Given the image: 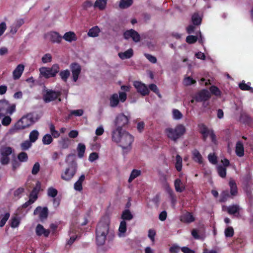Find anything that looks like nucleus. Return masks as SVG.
Returning a JSON list of instances; mask_svg holds the SVG:
<instances>
[{
	"label": "nucleus",
	"instance_id": "obj_34",
	"mask_svg": "<svg viewBox=\"0 0 253 253\" xmlns=\"http://www.w3.org/2000/svg\"><path fill=\"white\" fill-rule=\"evenodd\" d=\"M229 186L230 187V194L232 196H236L238 193L237 188L235 181L233 179L229 181Z\"/></svg>",
	"mask_w": 253,
	"mask_h": 253
},
{
	"label": "nucleus",
	"instance_id": "obj_4",
	"mask_svg": "<svg viewBox=\"0 0 253 253\" xmlns=\"http://www.w3.org/2000/svg\"><path fill=\"white\" fill-rule=\"evenodd\" d=\"M186 128L184 125L179 124L175 127H168L165 130V133L171 140L176 142L185 133Z\"/></svg>",
	"mask_w": 253,
	"mask_h": 253
},
{
	"label": "nucleus",
	"instance_id": "obj_42",
	"mask_svg": "<svg viewBox=\"0 0 253 253\" xmlns=\"http://www.w3.org/2000/svg\"><path fill=\"white\" fill-rule=\"evenodd\" d=\"M250 83L246 84L245 81H242L239 84V87L243 90H249L251 92H253V88L250 86Z\"/></svg>",
	"mask_w": 253,
	"mask_h": 253
},
{
	"label": "nucleus",
	"instance_id": "obj_48",
	"mask_svg": "<svg viewBox=\"0 0 253 253\" xmlns=\"http://www.w3.org/2000/svg\"><path fill=\"white\" fill-rule=\"evenodd\" d=\"M52 56L50 54L46 53L42 57V61L44 64L50 63L52 61Z\"/></svg>",
	"mask_w": 253,
	"mask_h": 253
},
{
	"label": "nucleus",
	"instance_id": "obj_9",
	"mask_svg": "<svg viewBox=\"0 0 253 253\" xmlns=\"http://www.w3.org/2000/svg\"><path fill=\"white\" fill-rule=\"evenodd\" d=\"M126 99V94L124 92H119V95L117 93L113 94L110 97V105L112 107H115L120 101L124 102Z\"/></svg>",
	"mask_w": 253,
	"mask_h": 253
},
{
	"label": "nucleus",
	"instance_id": "obj_54",
	"mask_svg": "<svg viewBox=\"0 0 253 253\" xmlns=\"http://www.w3.org/2000/svg\"><path fill=\"white\" fill-rule=\"evenodd\" d=\"M57 194V190L52 187L49 188L47 190V195L51 197H55Z\"/></svg>",
	"mask_w": 253,
	"mask_h": 253
},
{
	"label": "nucleus",
	"instance_id": "obj_30",
	"mask_svg": "<svg viewBox=\"0 0 253 253\" xmlns=\"http://www.w3.org/2000/svg\"><path fill=\"white\" fill-rule=\"evenodd\" d=\"M236 154L239 157H242L244 155V148L241 142H238L236 146Z\"/></svg>",
	"mask_w": 253,
	"mask_h": 253
},
{
	"label": "nucleus",
	"instance_id": "obj_52",
	"mask_svg": "<svg viewBox=\"0 0 253 253\" xmlns=\"http://www.w3.org/2000/svg\"><path fill=\"white\" fill-rule=\"evenodd\" d=\"M3 117L1 121V124L3 126H7L11 123L12 120L11 118L8 116L5 115Z\"/></svg>",
	"mask_w": 253,
	"mask_h": 253
},
{
	"label": "nucleus",
	"instance_id": "obj_10",
	"mask_svg": "<svg viewBox=\"0 0 253 253\" xmlns=\"http://www.w3.org/2000/svg\"><path fill=\"white\" fill-rule=\"evenodd\" d=\"M60 95L61 92L60 91L46 89L43 93V99L45 102L48 103L58 98Z\"/></svg>",
	"mask_w": 253,
	"mask_h": 253
},
{
	"label": "nucleus",
	"instance_id": "obj_61",
	"mask_svg": "<svg viewBox=\"0 0 253 253\" xmlns=\"http://www.w3.org/2000/svg\"><path fill=\"white\" fill-rule=\"evenodd\" d=\"M144 55L146 57V58L151 63H156L157 62V58L154 56L149 54H145Z\"/></svg>",
	"mask_w": 253,
	"mask_h": 253
},
{
	"label": "nucleus",
	"instance_id": "obj_18",
	"mask_svg": "<svg viewBox=\"0 0 253 253\" xmlns=\"http://www.w3.org/2000/svg\"><path fill=\"white\" fill-rule=\"evenodd\" d=\"M85 175L82 174L74 184V189L76 191L81 192L83 190V183L85 180Z\"/></svg>",
	"mask_w": 253,
	"mask_h": 253
},
{
	"label": "nucleus",
	"instance_id": "obj_62",
	"mask_svg": "<svg viewBox=\"0 0 253 253\" xmlns=\"http://www.w3.org/2000/svg\"><path fill=\"white\" fill-rule=\"evenodd\" d=\"M40 166L39 163H36L33 167L32 173L33 174H36L40 170Z\"/></svg>",
	"mask_w": 253,
	"mask_h": 253
},
{
	"label": "nucleus",
	"instance_id": "obj_53",
	"mask_svg": "<svg viewBox=\"0 0 253 253\" xmlns=\"http://www.w3.org/2000/svg\"><path fill=\"white\" fill-rule=\"evenodd\" d=\"M195 83H196L195 80L192 79L190 77H187L185 78L183 80L184 84L185 85H187V86L194 84Z\"/></svg>",
	"mask_w": 253,
	"mask_h": 253
},
{
	"label": "nucleus",
	"instance_id": "obj_23",
	"mask_svg": "<svg viewBox=\"0 0 253 253\" xmlns=\"http://www.w3.org/2000/svg\"><path fill=\"white\" fill-rule=\"evenodd\" d=\"M36 233L38 236L43 235L47 237L49 234V231L45 229L42 225L38 224L36 228Z\"/></svg>",
	"mask_w": 253,
	"mask_h": 253
},
{
	"label": "nucleus",
	"instance_id": "obj_60",
	"mask_svg": "<svg viewBox=\"0 0 253 253\" xmlns=\"http://www.w3.org/2000/svg\"><path fill=\"white\" fill-rule=\"evenodd\" d=\"M198 40V38L196 36H188L186 38V42L188 43H193L195 42Z\"/></svg>",
	"mask_w": 253,
	"mask_h": 253
},
{
	"label": "nucleus",
	"instance_id": "obj_19",
	"mask_svg": "<svg viewBox=\"0 0 253 253\" xmlns=\"http://www.w3.org/2000/svg\"><path fill=\"white\" fill-rule=\"evenodd\" d=\"M62 39L67 42H72L77 40V36L75 32L69 31L64 34Z\"/></svg>",
	"mask_w": 253,
	"mask_h": 253
},
{
	"label": "nucleus",
	"instance_id": "obj_21",
	"mask_svg": "<svg viewBox=\"0 0 253 253\" xmlns=\"http://www.w3.org/2000/svg\"><path fill=\"white\" fill-rule=\"evenodd\" d=\"M180 220L183 222L189 223L193 222L195 220V217L191 213L186 212L180 216Z\"/></svg>",
	"mask_w": 253,
	"mask_h": 253
},
{
	"label": "nucleus",
	"instance_id": "obj_36",
	"mask_svg": "<svg viewBox=\"0 0 253 253\" xmlns=\"http://www.w3.org/2000/svg\"><path fill=\"white\" fill-rule=\"evenodd\" d=\"M132 2V0H121L119 6L120 8L125 9L130 6Z\"/></svg>",
	"mask_w": 253,
	"mask_h": 253
},
{
	"label": "nucleus",
	"instance_id": "obj_22",
	"mask_svg": "<svg viewBox=\"0 0 253 253\" xmlns=\"http://www.w3.org/2000/svg\"><path fill=\"white\" fill-rule=\"evenodd\" d=\"M24 69V66L22 64H19L13 71V78L15 80L18 79L22 74Z\"/></svg>",
	"mask_w": 253,
	"mask_h": 253
},
{
	"label": "nucleus",
	"instance_id": "obj_55",
	"mask_svg": "<svg viewBox=\"0 0 253 253\" xmlns=\"http://www.w3.org/2000/svg\"><path fill=\"white\" fill-rule=\"evenodd\" d=\"M37 192L36 189H34L30 195V203H34L37 199Z\"/></svg>",
	"mask_w": 253,
	"mask_h": 253
},
{
	"label": "nucleus",
	"instance_id": "obj_45",
	"mask_svg": "<svg viewBox=\"0 0 253 253\" xmlns=\"http://www.w3.org/2000/svg\"><path fill=\"white\" fill-rule=\"evenodd\" d=\"M50 132L54 138H58L60 136V133L55 129L54 126L51 124L49 125Z\"/></svg>",
	"mask_w": 253,
	"mask_h": 253
},
{
	"label": "nucleus",
	"instance_id": "obj_50",
	"mask_svg": "<svg viewBox=\"0 0 253 253\" xmlns=\"http://www.w3.org/2000/svg\"><path fill=\"white\" fill-rule=\"evenodd\" d=\"M149 89L155 92L159 97H161V95L159 92L157 86L154 84H150L149 85Z\"/></svg>",
	"mask_w": 253,
	"mask_h": 253
},
{
	"label": "nucleus",
	"instance_id": "obj_46",
	"mask_svg": "<svg viewBox=\"0 0 253 253\" xmlns=\"http://www.w3.org/2000/svg\"><path fill=\"white\" fill-rule=\"evenodd\" d=\"M32 143L29 140H27L20 144V147L22 150H27L32 146Z\"/></svg>",
	"mask_w": 253,
	"mask_h": 253
},
{
	"label": "nucleus",
	"instance_id": "obj_26",
	"mask_svg": "<svg viewBox=\"0 0 253 253\" xmlns=\"http://www.w3.org/2000/svg\"><path fill=\"white\" fill-rule=\"evenodd\" d=\"M108 0H96L94 4V7L100 10H104L107 6Z\"/></svg>",
	"mask_w": 253,
	"mask_h": 253
},
{
	"label": "nucleus",
	"instance_id": "obj_5",
	"mask_svg": "<svg viewBox=\"0 0 253 253\" xmlns=\"http://www.w3.org/2000/svg\"><path fill=\"white\" fill-rule=\"evenodd\" d=\"M38 119V117L34 114H28L17 122L13 127V130L16 131L25 129L33 124Z\"/></svg>",
	"mask_w": 253,
	"mask_h": 253
},
{
	"label": "nucleus",
	"instance_id": "obj_58",
	"mask_svg": "<svg viewBox=\"0 0 253 253\" xmlns=\"http://www.w3.org/2000/svg\"><path fill=\"white\" fill-rule=\"evenodd\" d=\"M18 159L20 162H26L28 160L27 154L25 152H21L18 154Z\"/></svg>",
	"mask_w": 253,
	"mask_h": 253
},
{
	"label": "nucleus",
	"instance_id": "obj_27",
	"mask_svg": "<svg viewBox=\"0 0 253 253\" xmlns=\"http://www.w3.org/2000/svg\"><path fill=\"white\" fill-rule=\"evenodd\" d=\"M59 144L62 149H67L71 145V140L68 137H62L59 141Z\"/></svg>",
	"mask_w": 253,
	"mask_h": 253
},
{
	"label": "nucleus",
	"instance_id": "obj_25",
	"mask_svg": "<svg viewBox=\"0 0 253 253\" xmlns=\"http://www.w3.org/2000/svg\"><path fill=\"white\" fill-rule=\"evenodd\" d=\"M118 230V236L119 237L125 236V233L126 231V223L125 220H122L120 222Z\"/></svg>",
	"mask_w": 253,
	"mask_h": 253
},
{
	"label": "nucleus",
	"instance_id": "obj_6",
	"mask_svg": "<svg viewBox=\"0 0 253 253\" xmlns=\"http://www.w3.org/2000/svg\"><path fill=\"white\" fill-rule=\"evenodd\" d=\"M130 118V116L125 115L124 113L118 114L114 120L115 128L112 131V132L125 130L123 129V127H125L128 125Z\"/></svg>",
	"mask_w": 253,
	"mask_h": 253
},
{
	"label": "nucleus",
	"instance_id": "obj_13",
	"mask_svg": "<svg viewBox=\"0 0 253 253\" xmlns=\"http://www.w3.org/2000/svg\"><path fill=\"white\" fill-rule=\"evenodd\" d=\"M44 38L53 43H60L62 40V36L57 32L50 31L44 34Z\"/></svg>",
	"mask_w": 253,
	"mask_h": 253
},
{
	"label": "nucleus",
	"instance_id": "obj_57",
	"mask_svg": "<svg viewBox=\"0 0 253 253\" xmlns=\"http://www.w3.org/2000/svg\"><path fill=\"white\" fill-rule=\"evenodd\" d=\"M210 89L211 93L216 96H220L221 94L220 90L215 86H211Z\"/></svg>",
	"mask_w": 253,
	"mask_h": 253
},
{
	"label": "nucleus",
	"instance_id": "obj_1",
	"mask_svg": "<svg viewBox=\"0 0 253 253\" xmlns=\"http://www.w3.org/2000/svg\"><path fill=\"white\" fill-rule=\"evenodd\" d=\"M112 141L120 146L124 152H128L132 148L134 137L126 130L112 132Z\"/></svg>",
	"mask_w": 253,
	"mask_h": 253
},
{
	"label": "nucleus",
	"instance_id": "obj_56",
	"mask_svg": "<svg viewBox=\"0 0 253 253\" xmlns=\"http://www.w3.org/2000/svg\"><path fill=\"white\" fill-rule=\"evenodd\" d=\"M225 235L227 237H232L234 235V230L232 227H228L226 229H225Z\"/></svg>",
	"mask_w": 253,
	"mask_h": 253
},
{
	"label": "nucleus",
	"instance_id": "obj_33",
	"mask_svg": "<svg viewBox=\"0 0 253 253\" xmlns=\"http://www.w3.org/2000/svg\"><path fill=\"white\" fill-rule=\"evenodd\" d=\"M203 138L205 141L208 137H210L212 142L215 143L216 141L215 135L213 133V131L211 129L208 130V133H205L202 134Z\"/></svg>",
	"mask_w": 253,
	"mask_h": 253
},
{
	"label": "nucleus",
	"instance_id": "obj_51",
	"mask_svg": "<svg viewBox=\"0 0 253 253\" xmlns=\"http://www.w3.org/2000/svg\"><path fill=\"white\" fill-rule=\"evenodd\" d=\"M192 20L194 25L201 24V18L197 14H194L192 17Z\"/></svg>",
	"mask_w": 253,
	"mask_h": 253
},
{
	"label": "nucleus",
	"instance_id": "obj_28",
	"mask_svg": "<svg viewBox=\"0 0 253 253\" xmlns=\"http://www.w3.org/2000/svg\"><path fill=\"white\" fill-rule=\"evenodd\" d=\"M40 133L36 129L31 131L29 135V140L32 143H35L39 138Z\"/></svg>",
	"mask_w": 253,
	"mask_h": 253
},
{
	"label": "nucleus",
	"instance_id": "obj_20",
	"mask_svg": "<svg viewBox=\"0 0 253 253\" xmlns=\"http://www.w3.org/2000/svg\"><path fill=\"white\" fill-rule=\"evenodd\" d=\"M211 97L210 92L207 90L201 91L195 97L197 101L207 100Z\"/></svg>",
	"mask_w": 253,
	"mask_h": 253
},
{
	"label": "nucleus",
	"instance_id": "obj_41",
	"mask_svg": "<svg viewBox=\"0 0 253 253\" xmlns=\"http://www.w3.org/2000/svg\"><path fill=\"white\" fill-rule=\"evenodd\" d=\"M53 141V138L50 134H46L42 138V142L44 145H49Z\"/></svg>",
	"mask_w": 253,
	"mask_h": 253
},
{
	"label": "nucleus",
	"instance_id": "obj_43",
	"mask_svg": "<svg viewBox=\"0 0 253 253\" xmlns=\"http://www.w3.org/2000/svg\"><path fill=\"white\" fill-rule=\"evenodd\" d=\"M85 149V145L83 143H79L77 147V151L78 152V156L80 158H82L84 156V153Z\"/></svg>",
	"mask_w": 253,
	"mask_h": 253
},
{
	"label": "nucleus",
	"instance_id": "obj_8",
	"mask_svg": "<svg viewBox=\"0 0 253 253\" xmlns=\"http://www.w3.org/2000/svg\"><path fill=\"white\" fill-rule=\"evenodd\" d=\"M16 110L14 104H10L5 99L0 100V118L6 115H12Z\"/></svg>",
	"mask_w": 253,
	"mask_h": 253
},
{
	"label": "nucleus",
	"instance_id": "obj_2",
	"mask_svg": "<svg viewBox=\"0 0 253 253\" xmlns=\"http://www.w3.org/2000/svg\"><path fill=\"white\" fill-rule=\"evenodd\" d=\"M110 218L108 216L102 217L96 229V241L99 246L103 245L106 241L109 232Z\"/></svg>",
	"mask_w": 253,
	"mask_h": 253
},
{
	"label": "nucleus",
	"instance_id": "obj_59",
	"mask_svg": "<svg viewBox=\"0 0 253 253\" xmlns=\"http://www.w3.org/2000/svg\"><path fill=\"white\" fill-rule=\"evenodd\" d=\"M208 160L210 163L212 164H216L217 163V158L214 154L211 153L208 155Z\"/></svg>",
	"mask_w": 253,
	"mask_h": 253
},
{
	"label": "nucleus",
	"instance_id": "obj_16",
	"mask_svg": "<svg viewBox=\"0 0 253 253\" xmlns=\"http://www.w3.org/2000/svg\"><path fill=\"white\" fill-rule=\"evenodd\" d=\"M124 36L126 39L132 38L135 42H139L140 39L138 33L132 29L126 31L124 34Z\"/></svg>",
	"mask_w": 253,
	"mask_h": 253
},
{
	"label": "nucleus",
	"instance_id": "obj_37",
	"mask_svg": "<svg viewBox=\"0 0 253 253\" xmlns=\"http://www.w3.org/2000/svg\"><path fill=\"white\" fill-rule=\"evenodd\" d=\"M176 162L175 163V167L176 170L178 171L181 170L182 168V158L178 155L176 156Z\"/></svg>",
	"mask_w": 253,
	"mask_h": 253
},
{
	"label": "nucleus",
	"instance_id": "obj_35",
	"mask_svg": "<svg viewBox=\"0 0 253 253\" xmlns=\"http://www.w3.org/2000/svg\"><path fill=\"white\" fill-rule=\"evenodd\" d=\"M240 210V208L238 205H232L227 208L228 212L230 214H238Z\"/></svg>",
	"mask_w": 253,
	"mask_h": 253
},
{
	"label": "nucleus",
	"instance_id": "obj_12",
	"mask_svg": "<svg viewBox=\"0 0 253 253\" xmlns=\"http://www.w3.org/2000/svg\"><path fill=\"white\" fill-rule=\"evenodd\" d=\"M133 84L136 89L137 92L142 96H146L149 94L150 90L148 87L145 84L140 81L133 82Z\"/></svg>",
	"mask_w": 253,
	"mask_h": 253
},
{
	"label": "nucleus",
	"instance_id": "obj_15",
	"mask_svg": "<svg viewBox=\"0 0 253 253\" xmlns=\"http://www.w3.org/2000/svg\"><path fill=\"white\" fill-rule=\"evenodd\" d=\"M70 68L72 74V78L74 82H76L81 72V67L77 63H73L70 65Z\"/></svg>",
	"mask_w": 253,
	"mask_h": 253
},
{
	"label": "nucleus",
	"instance_id": "obj_14",
	"mask_svg": "<svg viewBox=\"0 0 253 253\" xmlns=\"http://www.w3.org/2000/svg\"><path fill=\"white\" fill-rule=\"evenodd\" d=\"M35 215H37L39 218L42 221L46 219L48 215V209L47 208L37 207L34 212Z\"/></svg>",
	"mask_w": 253,
	"mask_h": 253
},
{
	"label": "nucleus",
	"instance_id": "obj_49",
	"mask_svg": "<svg viewBox=\"0 0 253 253\" xmlns=\"http://www.w3.org/2000/svg\"><path fill=\"white\" fill-rule=\"evenodd\" d=\"M217 171L218 173V174L221 177H225L226 175V168H224L222 166H218L217 167Z\"/></svg>",
	"mask_w": 253,
	"mask_h": 253
},
{
	"label": "nucleus",
	"instance_id": "obj_44",
	"mask_svg": "<svg viewBox=\"0 0 253 253\" xmlns=\"http://www.w3.org/2000/svg\"><path fill=\"white\" fill-rule=\"evenodd\" d=\"M133 218V215L129 210H125L122 214V218L123 220H130Z\"/></svg>",
	"mask_w": 253,
	"mask_h": 253
},
{
	"label": "nucleus",
	"instance_id": "obj_17",
	"mask_svg": "<svg viewBox=\"0 0 253 253\" xmlns=\"http://www.w3.org/2000/svg\"><path fill=\"white\" fill-rule=\"evenodd\" d=\"M192 158L193 160L199 165H204V159L199 151L196 149L192 152Z\"/></svg>",
	"mask_w": 253,
	"mask_h": 253
},
{
	"label": "nucleus",
	"instance_id": "obj_24",
	"mask_svg": "<svg viewBox=\"0 0 253 253\" xmlns=\"http://www.w3.org/2000/svg\"><path fill=\"white\" fill-rule=\"evenodd\" d=\"M133 49L129 48L125 52H119L118 56L121 59L125 60L131 58L133 56Z\"/></svg>",
	"mask_w": 253,
	"mask_h": 253
},
{
	"label": "nucleus",
	"instance_id": "obj_29",
	"mask_svg": "<svg viewBox=\"0 0 253 253\" xmlns=\"http://www.w3.org/2000/svg\"><path fill=\"white\" fill-rule=\"evenodd\" d=\"M174 187L175 190L178 192H182L185 189L184 184L179 179H176L174 181Z\"/></svg>",
	"mask_w": 253,
	"mask_h": 253
},
{
	"label": "nucleus",
	"instance_id": "obj_7",
	"mask_svg": "<svg viewBox=\"0 0 253 253\" xmlns=\"http://www.w3.org/2000/svg\"><path fill=\"white\" fill-rule=\"evenodd\" d=\"M60 67L58 64H53L51 68L42 67L39 69L40 77L48 79L54 77L59 72Z\"/></svg>",
	"mask_w": 253,
	"mask_h": 253
},
{
	"label": "nucleus",
	"instance_id": "obj_39",
	"mask_svg": "<svg viewBox=\"0 0 253 253\" xmlns=\"http://www.w3.org/2000/svg\"><path fill=\"white\" fill-rule=\"evenodd\" d=\"M141 174V171L137 169H133L130 173V176L128 178V181L129 183L132 182V181L139 176Z\"/></svg>",
	"mask_w": 253,
	"mask_h": 253
},
{
	"label": "nucleus",
	"instance_id": "obj_40",
	"mask_svg": "<svg viewBox=\"0 0 253 253\" xmlns=\"http://www.w3.org/2000/svg\"><path fill=\"white\" fill-rule=\"evenodd\" d=\"M70 75V72L69 70L66 69L63 71H61L59 73V76L61 78V79L64 81V82H67L68 78Z\"/></svg>",
	"mask_w": 253,
	"mask_h": 253
},
{
	"label": "nucleus",
	"instance_id": "obj_47",
	"mask_svg": "<svg viewBox=\"0 0 253 253\" xmlns=\"http://www.w3.org/2000/svg\"><path fill=\"white\" fill-rule=\"evenodd\" d=\"M172 113V117L174 120H180L183 117L182 113L177 109H173Z\"/></svg>",
	"mask_w": 253,
	"mask_h": 253
},
{
	"label": "nucleus",
	"instance_id": "obj_38",
	"mask_svg": "<svg viewBox=\"0 0 253 253\" xmlns=\"http://www.w3.org/2000/svg\"><path fill=\"white\" fill-rule=\"evenodd\" d=\"M20 218L17 216L12 217L10 220V226L12 228L17 227L20 222Z\"/></svg>",
	"mask_w": 253,
	"mask_h": 253
},
{
	"label": "nucleus",
	"instance_id": "obj_32",
	"mask_svg": "<svg viewBox=\"0 0 253 253\" xmlns=\"http://www.w3.org/2000/svg\"><path fill=\"white\" fill-rule=\"evenodd\" d=\"M9 217L10 213L8 212L0 215V227H2L5 225Z\"/></svg>",
	"mask_w": 253,
	"mask_h": 253
},
{
	"label": "nucleus",
	"instance_id": "obj_31",
	"mask_svg": "<svg viewBox=\"0 0 253 253\" xmlns=\"http://www.w3.org/2000/svg\"><path fill=\"white\" fill-rule=\"evenodd\" d=\"M100 30L98 26H94L89 30L87 35L90 37H96L98 36Z\"/></svg>",
	"mask_w": 253,
	"mask_h": 253
},
{
	"label": "nucleus",
	"instance_id": "obj_64",
	"mask_svg": "<svg viewBox=\"0 0 253 253\" xmlns=\"http://www.w3.org/2000/svg\"><path fill=\"white\" fill-rule=\"evenodd\" d=\"M180 248L177 245H173L169 249L171 253H177L180 250Z\"/></svg>",
	"mask_w": 253,
	"mask_h": 253
},
{
	"label": "nucleus",
	"instance_id": "obj_63",
	"mask_svg": "<svg viewBox=\"0 0 253 253\" xmlns=\"http://www.w3.org/2000/svg\"><path fill=\"white\" fill-rule=\"evenodd\" d=\"M24 189L23 187H20L14 191V196L16 197H19L24 192Z\"/></svg>",
	"mask_w": 253,
	"mask_h": 253
},
{
	"label": "nucleus",
	"instance_id": "obj_3",
	"mask_svg": "<svg viewBox=\"0 0 253 253\" xmlns=\"http://www.w3.org/2000/svg\"><path fill=\"white\" fill-rule=\"evenodd\" d=\"M66 162L68 164V167L62 173L61 178L66 181H70L75 175L77 171L78 164L74 158L69 155L66 159Z\"/></svg>",
	"mask_w": 253,
	"mask_h": 253
},
{
	"label": "nucleus",
	"instance_id": "obj_11",
	"mask_svg": "<svg viewBox=\"0 0 253 253\" xmlns=\"http://www.w3.org/2000/svg\"><path fill=\"white\" fill-rule=\"evenodd\" d=\"M12 153V149L10 147H2L0 149L1 158L0 163L3 165L8 163L9 161V156Z\"/></svg>",
	"mask_w": 253,
	"mask_h": 253
}]
</instances>
